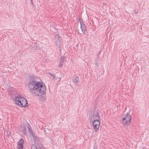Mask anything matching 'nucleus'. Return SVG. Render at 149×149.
<instances>
[{
  "mask_svg": "<svg viewBox=\"0 0 149 149\" xmlns=\"http://www.w3.org/2000/svg\"><path fill=\"white\" fill-rule=\"evenodd\" d=\"M28 89L34 96L44 97L46 91V87L45 85L40 82H33L28 84Z\"/></svg>",
  "mask_w": 149,
  "mask_h": 149,
  "instance_id": "f257e3e1",
  "label": "nucleus"
},
{
  "mask_svg": "<svg viewBox=\"0 0 149 149\" xmlns=\"http://www.w3.org/2000/svg\"><path fill=\"white\" fill-rule=\"evenodd\" d=\"M15 102L20 107H26L27 104V100L25 98L19 96H15Z\"/></svg>",
  "mask_w": 149,
  "mask_h": 149,
  "instance_id": "f03ea898",
  "label": "nucleus"
},
{
  "mask_svg": "<svg viewBox=\"0 0 149 149\" xmlns=\"http://www.w3.org/2000/svg\"><path fill=\"white\" fill-rule=\"evenodd\" d=\"M100 118V117L97 111H94L89 115L88 120L90 123L93 122L94 120H99Z\"/></svg>",
  "mask_w": 149,
  "mask_h": 149,
  "instance_id": "7ed1b4c3",
  "label": "nucleus"
},
{
  "mask_svg": "<svg viewBox=\"0 0 149 149\" xmlns=\"http://www.w3.org/2000/svg\"><path fill=\"white\" fill-rule=\"evenodd\" d=\"M131 119V116H129V117L125 116L124 118H123L121 121L122 123L124 125H129L130 124Z\"/></svg>",
  "mask_w": 149,
  "mask_h": 149,
  "instance_id": "20e7f679",
  "label": "nucleus"
},
{
  "mask_svg": "<svg viewBox=\"0 0 149 149\" xmlns=\"http://www.w3.org/2000/svg\"><path fill=\"white\" fill-rule=\"evenodd\" d=\"M93 128L95 130H98L100 125V122L99 120H94L93 122Z\"/></svg>",
  "mask_w": 149,
  "mask_h": 149,
  "instance_id": "39448f33",
  "label": "nucleus"
},
{
  "mask_svg": "<svg viewBox=\"0 0 149 149\" xmlns=\"http://www.w3.org/2000/svg\"><path fill=\"white\" fill-rule=\"evenodd\" d=\"M38 78V77H34V76H32L31 77L29 83H33V81L34 82H38L37 81Z\"/></svg>",
  "mask_w": 149,
  "mask_h": 149,
  "instance_id": "423d86ee",
  "label": "nucleus"
},
{
  "mask_svg": "<svg viewBox=\"0 0 149 149\" xmlns=\"http://www.w3.org/2000/svg\"><path fill=\"white\" fill-rule=\"evenodd\" d=\"M81 24V28L82 31L83 32H85L86 30V28L85 25L83 24H81V22H80Z\"/></svg>",
  "mask_w": 149,
  "mask_h": 149,
  "instance_id": "0eeeda50",
  "label": "nucleus"
},
{
  "mask_svg": "<svg viewBox=\"0 0 149 149\" xmlns=\"http://www.w3.org/2000/svg\"><path fill=\"white\" fill-rule=\"evenodd\" d=\"M66 60H65V57L63 56L62 58H61L60 59V62L59 64V65L60 66V67H61V66L63 64V62L65 61Z\"/></svg>",
  "mask_w": 149,
  "mask_h": 149,
  "instance_id": "6e6552de",
  "label": "nucleus"
},
{
  "mask_svg": "<svg viewBox=\"0 0 149 149\" xmlns=\"http://www.w3.org/2000/svg\"><path fill=\"white\" fill-rule=\"evenodd\" d=\"M56 44L57 47H60L61 46V40H57L56 42Z\"/></svg>",
  "mask_w": 149,
  "mask_h": 149,
  "instance_id": "1a4fd4ad",
  "label": "nucleus"
},
{
  "mask_svg": "<svg viewBox=\"0 0 149 149\" xmlns=\"http://www.w3.org/2000/svg\"><path fill=\"white\" fill-rule=\"evenodd\" d=\"M79 81V78L77 77H76L74 79H73V81L75 84L77 85Z\"/></svg>",
  "mask_w": 149,
  "mask_h": 149,
  "instance_id": "9d476101",
  "label": "nucleus"
},
{
  "mask_svg": "<svg viewBox=\"0 0 149 149\" xmlns=\"http://www.w3.org/2000/svg\"><path fill=\"white\" fill-rule=\"evenodd\" d=\"M24 143V141L22 139H21L18 141V145H23Z\"/></svg>",
  "mask_w": 149,
  "mask_h": 149,
  "instance_id": "9b49d317",
  "label": "nucleus"
},
{
  "mask_svg": "<svg viewBox=\"0 0 149 149\" xmlns=\"http://www.w3.org/2000/svg\"><path fill=\"white\" fill-rule=\"evenodd\" d=\"M32 136L33 137V139L34 141V142L35 143H38V140L37 137L36 136H35L34 135V136Z\"/></svg>",
  "mask_w": 149,
  "mask_h": 149,
  "instance_id": "f8f14e48",
  "label": "nucleus"
},
{
  "mask_svg": "<svg viewBox=\"0 0 149 149\" xmlns=\"http://www.w3.org/2000/svg\"><path fill=\"white\" fill-rule=\"evenodd\" d=\"M29 133L30 135H32V136H34V135L33 131L31 129V130H29Z\"/></svg>",
  "mask_w": 149,
  "mask_h": 149,
  "instance_id": "ddd939ff",
  "label": "nucleus"
},
{
  "mask_svg": "<svg viewBox=\"0 0 149 149\" xmlns=\"http://www.w3.org/2000/svg\"><path fill=\"white\" fill-rule=\"evenodd\" d=\"M23 145H18L17 146V149H23Z\"/></svg>",
  "mask_w": 149,
  "mask_h": 149,
  "instance_id": "4468645a",
  "label": "nucleus"
},
{
  "mask_svg": "<svg viewBox=\"0 0 149 149\" xmlns=\"http://www.w3.org/2000/svg\"><path fill=\"white\" fill-rule=\"evenodd\" d=\"M26 127H23V128H22V132H23L24 134L25 135L26 134H25V132H26Z\"/></svg>",
  "mask_w": 149,
  "mask_h": 149,
  "instance_id": "2eb2a0df",
  "label": "nucleus"
},
{
  "mask_svg": "<svg viewBox=\"0 0 149 149\" xmlns=\"http://www.w3.org/2000/svg\"><path fill=\"white\" fill-rule=\"evenodd\" d=\"M27 123V127L28 129V130H31V127L30 126V125L28 123Z\"/></svg>",
  "mask_w": 149,
  "mask_h": 149,
  "instance_id": "dca6fc26",
  "label": "nucleus"
},
{
  "mask_svg": "<svg viewBox=\"0 0 149 149\" xmlns=\"http://www.w3.org/2000/svg\"><path fill=\"white\" fill-rule=\"evenodd\" d=\"M49 74L50 75L52 76V77L53 78V80H54L55 79L56 77H55V74H52L50 73H49Z\"/></svg>",
  "mask_w": 149,
  "mask_h": 149,
  "instance_id": "f3484780",
  "label": "nucleus"
},
{
  "mask_svg": "<svg viewBox=\"0 0 149 149\" xmlns=\"http://www.w3.org/2000/svg\"><path fill=\"white\" fill-rule=\"evenodd\" d=\"M95 64L96 66L97 67H98V66H99V65H98V61H97V60H96L95 62Z\"/></svg>",
  "mask_w": 149,
  "mask_h": 149,
  "instance_id": "a211bd4d",
  "label": "nucleus"
},
{
  "mask_svg": "<svg viewBox=\"0 0 149 149\" xmlns=\"http://www.w3.org/2000/svg\"><path fill=\"white\" fill-rule=\"evenodd\" d=\"M31 149H37L36 147L35 146H33L32 145V146H31Z\"/></svg>",
  "mask_w": 149,
  "mask_h": 149,
  "instance_id": "6ab92c4d",
  "label": "nucleus"
},
{
  "mask_svg": "<svg viewBox=\"0 0 149 149\" xmlns=\"http://www.w3.org/2000/svg\"><path fill=\"white\" fill-rule=\"evenodd\" d=\"M130 113L127 112L126 114V116H125L129 117V116H131V115H129Z\"/></svg>",
  "mask_w": 149,
  "mask_h": 149,
  "instance_id": "aec40b11",
  "label": "nucleus"
},
{
  "mask_svg": "<svg viewBox=\"0 0 149 149\" xmlns=\"http://www.w3.org/2000/svg\"><path fill=\"white\" fill-rule=\"evenodd\" d=\"M56 38H58L57 40H58V39H59V38H60V37H59L58 35H56Z\"/></svg>",
  "mask_w": 149,
  "mask_h": 149,
  "instance_id": "412c9836",
  "label": "nucleus"
},
{
  "mask_svg": "<svg viewBox=\"0 0 149 149\" xmlns=\"http://www.w3.org/2000/svg\"><path fill=\"white\" fill-rule=\"evenodd\" d=\"M31 3H32V0H31Z\"/></svg>",
  "mask_w": 149,
  "mask_h": 149,
  "instance_id": "4be33fe9",
  "label": "nucleus"
}]
</instances>
